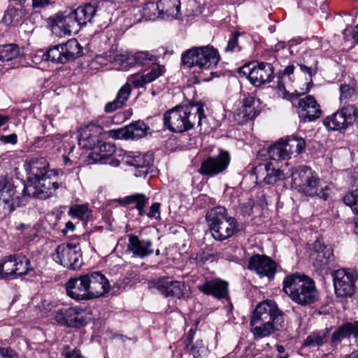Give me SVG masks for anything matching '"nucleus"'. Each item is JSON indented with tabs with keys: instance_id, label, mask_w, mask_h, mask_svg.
<instances>
[{
	"instance_id": "2f4dec72",
	"label": "nucleus",
	"mask_w": 358,
	"mask_h": 358,
	"mask_svg": "<svg viewBox=\"0 0 358 358\" xmlns=\"http://www.w3.org/2000/svg\"><path fill=\"white\" fill-rule=\"evenodd\" d=\"M117 201L121 206L135 204L138 215L143 216L145 215V206L148 204L149 198L144 194L136 193L119 199Z\"/></svg>"
},
{
	"instance_id": "5fc2aeb1",
	"label": "nucleus",
	"mask_w": 358,
	"mask_h": 358,
	"mask_svg": "<svg viewBox=\"0 0 358 358\" xmlns=\"http://www.w3.org/2000/svg\"><path fill=\"white\" fill-rule=\"evenodd\" d=\"M62 355L65 358H85L77 348H71L69 345H66L62 352Z\"/></svg>"
},
{
	"instance_id": "f257e3e1",
	"label": "nucleus",
	"mask_w": 358,
	"mask_h": 358,
	"mask_svg": "<svg viewBox=\"0 0 358 358\" xmlns=\"http://www.w3.org/2000/svg\"><path fill=\"white\" fill-rule=\"evenodd\" d=\"M58 187L57 182L52 181L50 176L14 185L0 174V200L8 213L25 206L30 198L48 199Z\"/></svg>"
},
{
	"instance_id": "5701e85b",
	"label": "nucleus",
	"mask_w": 358,
	"mask_h": 358,
	"mask_svg": "<svg viewBox=\"0 0 358 358\" xmlns=\"http://www.w3.org/2000/svg\"><path fill=\"white\" fill-rule=\"evenodd\" d=\"M101 128L94 124H88L79 131L78 145L84 149L94 150L100 143L99 135Z\"/></svg>"
},
{
	"instance_id": "09e8293b",
	"label": "nucleus",
	"mask_w": 358,
	"mask_h": 358,
	"mask_svg": "<svg viewBox=\"0 0 358 358\" xmlns=\"http://www.w3.org/2000/svg\"><path fill=\"white\" fill-rule=\"evenodd\" d=\"M259 114V111L256 108H242L235 114V117L238 124H243L248 120L255 119Z\"/></svg>"
},
{
	"instance_id": "774afa93",
	"label": "nucleus",
	"mask_w": 358,
	"mask_h": 358,
	"mask_svg": "<svg viewBox=\"0 0 358 358\" xmlns=\"http://www.w3.org/2000/svg\"><path fill=\"white\" fill-rule=\"evenodd\" d=\"M108 163L110 165H111V166H113L114 167H117V166H118L120 164V160H118L117 159H114V158L110 159V158H108Z\"/></svg>"
},
{
	"instance_id": "423d86ee",
	"label": "nucleus",
	"mask_w": 358,
	"mask_h": 358,
	"mask_svg": "<svg viewBox=\"0 0 358 358\" xmlns=\"http://www.w3.org/2000/svg\"><path fill=\"white\" fill-rule=\"evenodd\" d=\"M220 60L217 50L209 46L194 47L182 55V64L189 68L210 69L215 66Z\"/></svg>"
},
{
	"instance_id": "a19ab883",
	"label": "nucleus",
	"mask_w": 358,
	"mask_h": 358,
	"mask_svg": "<svg viewBox=\"0 0 358 358\" xmlns=\"http://www.w3.org/2000/svg\"><path fill=\"white\" fill-rule=\"evenodd\" d=\"M42 58L45 61L65 64L66 59L64 57L62 44L56 45L50 48L45 53H43Z\"/></svg>"
},
{
	"instance_id": "a18cd8bd",
	"label": "nucleus",
	"mask_w": 358,
	"mask_h": 358,
	"mask_svg": "<svg viewBox=\"0 0 358 358\" xmlns=\"http://www.w3.org/2000/svg\"><path fill=\"white\" fill-rule=\"evenodd\" d=\"M142 17L146 20H155L161 17L159 1L157 2L148 1L145 3L142 8Z\"/></svg>"
},
{
	"instance_id": "ea45409f",
	"label": "nucleus",
	"mask_w": 358,
	"mask_h": 358,
	"mask_svg": "<svg viewBox=\"0 0 358 358\" xmlns=\"http://www.w3.org/2000/svg\"><path fill=\"white\" fill-rule=\"evenodd\" d=\"M357 91L354 83L341 85L339 97L341 103L355 101L357 100Z\"/></svg>"
},
{
	"instance_id": "39448f33",
	"label": "nucleus",
	"mask_w": 358,
	"mask_h": 358,
	"mask_svg": "<svg viewBox=\"0 0 358 358\" xmlns=\"http://www.w3.org/2000/svg\"><path fill=\"white\" fill-rule=\"evenodd\" d=\"M283 290L299 304L306 305L313 301V281L304 274L296 273L286 276Z\"/></svg>"
},
{
	"instance_id": "c756f323",
	"label": "nucleus",
	"mask_w": 358,
	"mask_h": 358,
	"mask_svg": "<svg viewBox=\"0 0 358 358\" xmlns=\"http://www.w3.org/2000/svg\"><path fill=\"white\" fill-rule=\"evenodd\" d=\"M297 174L298 178H294L295 183L299 185L300 190L306 196H312L313 194L312 186L313 172L311 168L306 166H301L299 167Z\"/></svg>"
},
{
	"instance_id": "69168bd1",
	"label": "nucleus",
	"mask_w": 358,
	"mask_h": 358,
	"mask_svg": "<svg viewBox=\"0 0 358 358\" xmlns=\"http://www.w3.org/2000/svg\"><path fill=\"white\" fill-rule=\"evenodd\" d=\"M1 140L6 143H15L17 142V136L15 134H10L8 136H1Z\"/></svg>"
},
{
	"instance_id": "37998d69",
	"label": "nucleus",
	"mask_w": 358,
	"mask_h": 358,
	"mask_svg": "<svg viewBox=\"0 0 358 358\" xmlns=\"http://www.w3.org/2000/svg\"><path fill=\"white\" fill-rule=\"evenodd\" d=\"M14 256L10 255L0 262V280L11 277L15 278Z\"/></svg>"
},
{
	"instance_id": "412c9836",
	"label": "nucleus",
	"mask_w": 358,
	"mask_h": 358,
	"mask_svg": "<svg viewBox=\"0 0 358 358\" xmlns=\"http://www.w3.org/2000/svg\"><path fill=\"white\" fill-rule=\"evenodd\" d=\"M24 169L28 175L27 182L52 175L48 162L43 157L31 158L27 161Z\"/></svg>"
},
{
	"instance_id": "20e7f679",
	"label": "nucleus",
	"mask_w": 358,
	"mask_h": 358,
	"mask_svg": "<svg viewBox=\"0 0 358 358\" xmlns=\"http://www.w3.org/2000/svg\"><path fill=\"white\" fill-rule=\"evenodd\" d=\"M206 218L215 240H226L239 231L236 220L228 216L224 207L216 206L211 208L207 212Z\"/></svg>"
},
{
	"instance_id": "338daca9",
	"label": "nucleus",
	"mask_w": 358,
	"mask_h": 358,
	"mask_svg": "<svg viewBox=\"0 0 358 358\" xmlns=\"http://www.w3.org/2000/svg\"><path fill=\"white\" fill-rule=\"evenodd\" d=\"M352 335L354 336L355 337V342L357 343V345H358V321H355L354 322H352Z\"/></svg>"
},
{
	"instance_id": "e2e57ef3",
	"label": "nucleus",
	"mask_w": 358,
	"mask_h": 358,
	"mask_svg": "<svg viewBox=\"0 0 358 358\" xmlns=\"http://www.w3.org/2000/svg\"><path fill=\"white\" fill-rule=\"evenodd\" d=\"M256 101L252 96H248L243 99V103L242 107L245 108H256L255 107Z\"/></svg>"
},
{
	"instance_id": "0e129e2a",
	"label": "nucleus",
	"mask_w": 358,
	"mask_h": 358,
	"mask_svg": "<svg viewBox=\"0 0 358 358\" xmlns=\"http://www.w3.org/2000/svg\"><path fill=\"white\" fill-rule=\"evenodd\" d=\"M75 229V224L72 222L69 221L66 223L65 227L62 229V233L64 236H66L69 231H73Z\"/></svg>"
},
{
	"instance_id": "7ed1b4c3",
	"label": "nucleus",
	"mask_w": 358,
	"mask_h": 358,
	"mask_svg": "<svg viewBox=\"0 0 358 358\" xmlns=\"http://www.w3.org/2000/svg\"><path fill=\"white\" fill-rule=\"evenodd\" d=\"M203 105L201 103L178 106L164 115V124L175 133H182L192 129L196 124L202 129L206 122Z\"/></svg>"
},
{
	"instance_id": "72a5a7b5",
	"label": "nucleus",
	"mask_w": 358,
	"mask_h": 358,
	"mask_svg": "<svg viewBox=\"0 0 358 358\" xmlns=\"http://www.w3.org/2000/svg\"><path fill=\"white\" fill-rule=\"evenodd\" d=\"M295 66L294 64L287 66L284 69L280 70L277 74V88L283 93L284 98L289 99L287 97L288 94L286 90L285 86L289 83H292L294 81V71Z\"/></svg>"
},
{
	"instance_id": "b1692460",
	"label": "nucleus",
	"mask_w": 358,
	"mask_h": 358,
	"mask_svg": "<svg viewBox=\"0 0 358 358\" xmlns=\"http://www.w3.org/2000/svg\"><path fill=\"white\" fill-rule=\"evenodd\" d=\"M257 180L265 184H273L284 178L282 171L275 169L271 162L259 164L253 169Z\"/></svg>"
},
{
	"instance_id": "2eb2a0df",
	"label": "nucleus",
	"mask_w": 358,
	"mask_h": 358,
	"mask_svg": "<svg viewBox=\"0 0 358 358\" xmlns=\"http://www.w3.org/2000/svg\"><path fill=\"white\" fill-rule=\"evenodd\" d=\"M334 262L333 249L321 241H315V270L320 274H327Z\"/></svg>"
},
{
	"instance_id": "a211bd4d",
	"label": "nucleus",
	"mask_w": 358,
	"mask_h": 358,
	"mask_svg": "<svg viewBox=\"0 0 358 358\" xmlns=\"http://www.w3.org/2000/svg\"><path fill=\"white\" fill-rule=\"evenodd\" d=\"M82 24L78 20L75 10L66 14L58 15L52 20V29L56 31L60 29L59 35H70L72 33H77Z\"/></svg>"
},
{
	"instance_id": "8fccbe9b",
	"label": "nucleus",
	"mask_w": 358,
	"mask_h": 358,
	"mask_svg": "<svg viewBox=\"0 0 358 358\" xmlns=\"http://www.w3.org/2000/svg\"><path fill=\"white\" fill-rule=\"evenodd\" d=\"M69 214L72 217H77L81 220H87L91 215V211L87 204H76L70 208Z\"/></svg>"
},
{
	"instance_id": "49530a36",
	"label": "nucleus",
	"mask_w": 358,
	"mask_h": 358,
	"mask_svg": "<svg viewBox=\"0 0 358 358\" xmlns=\"http://www.w3.org/2000/svg\"><path fill=\"white\" fill-rule=\"evenodd\" d=\"M115 152L114 144L109 142H102L96 145L93 153L97 155L100 159H106L110 158Z\"/></svg>"
},
{
	"instance_id": "f8f14e48",
	"label": "nucleus",
	"mask_w": 358,
	"mask_h": 358,
	"mask_svg": "<svg viewBox=\"0 0 358 358\" xmlns=\"http://www.w3.org/2000/svg\"><path fill=\"white\" fill-rule=\"evenodd\" d=\"M150 285L166 297L172 296L182 299L189 296V289L184 282L171 280L168 277L154 280Z\"/></svg>"
},
{
	"instance_id": "c9c22d12",
	"label": "nucleus",
	"mask_w": 358,
	"mask_h": 358,
	"mask_svg": "<svg viewBox=\"0 0 358 358\" xmlns=\"http://www.w3.org/2000/svg\"><path fill=\"white\" fill-rule=\"evenodd\" d=\"M25 15L26 11L22 6L20 8L9 6L3 17V22L6 26H17L22 23Z\"/></svg>"
},
{
	"instance_id": "603ef678",
	"label": "nucleus",
	"mask_w": 358,
	"mask_h": 358,
	"mask_svg": "<svg viewBox=\"0 0 358 358\" xmlns=\"http://www.w3.org/2000/svg\"><path fill=\"white\" fill-rule=\"evenodd\" d=\"M240 36L239 32H235L231 34V37L229 38L228 41L227 45L224 48V51L226 52H233L236 51V50L238 51L241 50V48L238 45V39Z\"/></svg>"
},
{
	"instance_id": "bf43d9fd",
	"label": "nucleus",
	"mask_w": 358,
	"mask_h": 358,
	"mask_svg": "<svg viewBox=\"0 0 358 358\" xmlns=\"http://www.w3.org/2000/svg\"><path fill=\"white\" fill-rule=\"evenodd\" d=\"M313 344V338L311 335L308 336L307 338L305 340L303 345L299 349V354L301 355H305L306 353V350L308 347H310Z\"/></svg>"
},
{
	"instance_id": "c85d7f7f",
	"label": "nucleus",
	"mask_w": 358,
	"mask_h": 358,
	"mask_svg": "<svg viewBox=\"0 0 358 358\" xmlns=\"http://www.w3.org/2000/svg\"><path fill=\"white\" fill-rule=\"evenodd\" d=\"M108 1H102L99 2H90L80 6L75 9L76 14L78 17V20L82 25L87 24V22H92L95 17L98 10L101 7H103L105 3H108Z\"/></svg>"
},
{
	"instance_id": "c03bdc74",
	"label": "nucleus",
	"mask_w": 358,
	"mask_h": 358,
	"mask_svg": "<svg viewBox=\"0 0 358 358\" xmlns=\"http://www.w3.org/2000/svg\"><path fill=\"white\" fill-rule=\"evenodd\" d=\"M20 50L15 44H7L0 46V60L11 61L20 56Z\"/></svg>"
},
{
	"instance_id": "393cba45",
	"label": "nucleus",
	"mask_w": 358,
	"mask_h": 358,
	"mask_svg": "<svg viewBox=\"0 0 358 358\" xmlns=\"http://www.w3.org/2000/svg\"><path fill=\"white\" fill-rule=\"evenodd\" d=\"M165 71L164 66L155 65L147 73H137L129 76L128 82L136 88H141L162 76Z\"/></svg>"
},
{
	"instance_id": "de8ad7c7",
	"label": "nucleus",
	"mask_w": 358,
	"mask_h": 358,
	"mask_svg": "<svg viewBox=\"0 0 358 358\" xmlns=\"http://www.w3.org/2000/svg\"><path fill=\"white\" fill-rule=\"evenodd\" d=\"M299 66L300 68V70L301 72L305 73L308 76V78H306V83L304 84V87H301V92H298L296 90L294 93L292 94H289V96H300L301 95H303L307 92H308L312 86H313V79H312V69L310 67H308L304 64H299Z\"/></svg>"
},
{
	"instance_id": "e433bc0d",
	"label": "nucleus",
	"mask_w": 358,
	"mask_h": 358,
	"mask_svg": "<svg viewBox=\"0 0 358 358\" xmlns=\"http://www.w3.org/2000/svg\"><path fill=\"white\" fill-rule=\"evenodd\" d=\"M161 17L165 15L172 18H177L180 11V0H159Z\"/></svg>"
},
{
	"instance_id": "4468645a",
	"label": "nucleus",
	"mask_w": 358,
	"mask_h": 358,
	"mask_svg": "<svg viewBox=\"0 0 358 358\" xmlns=\"http://www.w3.org/2000/svg\"><path fill=\"white\" fill-rule=\"evenodd\" d=\"M248 268L255 272L260 278L266 277L273 280L276 273V263L269 257L264 255H255L248 261Z\"/></svg>"
},
{
	"instance_id": "6e6d98bb",
	"label": "nucleus",
	"mask_w": 358,
	"mask_h": 358,
	"mask_svg": "<svg viewBox=\"0 0 358 358\" xmlns=\"http://www.w3.org/2000/svg\"><path fill=\"white\" fill-rule=\"evenodd\" d=\"M160 206L161 204L158 202H155L152 204L150 207L149 211L148 213H145L147 216L150 218L159 219L160 217Z\"/></svg>"
},
{
	"instance_id": "58836bf2",
	"label": "nucleus",
	"mask_w": 358,
	"mask_h": 358,
	"mask_svg": "<svg viewBox=\"0 0 358 358\" xmlns=\"http://www.w3.org/2000/svg\"><path fill=\"white\" fill-rule=\"evenodd\" d=\"M352 328V322H347L336 329L331 338V348L336 347L343 339L351 336Z\"/></svg>"
},
{
	"instance_id": "4be33fe9",
	"label": "nucleus",
	"mask_w": 358,
	"mask_h": 358,
	"mask_svg": "<svg viewBox=\"0 0 358 358\" xmlns=\"http://www.w3.org/2000/svg\"><path fill=\"white\" fill-rule=\"evenodd\" d=\"M67 295L76 301L90 300L86 275L70 278L65 285Z\"/></svg>"
},
{
	"instance_id": "f704fd0d",
	"label": "nucleus",
	"mask_w": 358,
	"mask_h": 358,
	"mask_svg": "<svg viewBox=\"0 0 358 358\" xmlns=\"http://www.w3.org/2000/svg\"><path fill=\"white\" fill-rule=\"evenodd\" d=\"M63 55L65 64L76 59L82 54L83 48L76 38L69 40L66 43H62Z\"/></svg>"
},
{
	"instance_id": "aec40b11",
	"label": "nucleus",
	"mask_w": 358,
	"mask_h": 358,
	"mask_svg": "<svg viewBox=\"0 0 358 358\" xmlns=\"http://www.w3.org/2000/svg\"><path fill=\"white\" fill-rule=\"evenodd\" d=\"M122 161V163L136 169L134 173L136 177H145L152 164V157L150 155L133 153L123 156Z\"/></svg>"
},
{
	"instance_id": "1a4fd4ad",
	"label": "nucleus",
	"mask_w": 358,
	"mask_h": 358,
	"mask_svg": "<svg viewBox=\"0 0 358 358\" xmlns=\"http://www.w3.org/2000/svg\"><path fill=\"white\" fill-rule=\"evenodd\" d=\"M242 71L248 75L250 83L256 87L268 83L274 78L273 67L266 62L250 63L243 66Z\"/></svg>"
},
{
	"instance_id": "4c0bfd02",
	"label": "nucleus",
	"mask_w": 358,
	"mask_h": 358,
	"mask_svg": "<svg viewBox=\"0 0 358 358\" xmlns=\"http://www.w3.org/2000/svg\"><path fill=\"white\" fill-rule=\"evenodd\" d=\"M15 278L27 275L33 271L29 258L21 254H14Z\"/></svg>"
},
{
	"instance_id": "dca6fc26",
	"label": "nucleus",
	"mask_w": 358,
	"mask_h": 358,
	"mask_svg": "<svg viewBox=\"0 0 358 358\" xmlns=\"http://www.w3.org/2000/svg\"><path fill=\"white\" fill-rule=\"evenodd\" d=\"M55 319L59 324L68 327L78 328L87 323L84 311L78 307L62 308L57 310Z\"/></svg>"
},
{
	"instance_id": "3c124183",
	"label": "nucleus",
	"mask_w": 358,
	"mask_h": 358,
	"mask_svg": "<svg viewBox=\"0 0 358 358\" xmlns=\"http://www.w3.org/2000/svg\"><path fill=\"white\" fill-rule=\"evenodd\" d=\"M343 202L350 207L354 213H358V189L345 194L343 197Z\"/></svg>"
},
{
	"instance_id": "0eeeda50",
	"label": "nucleus",
	"mask_w": 358,
	"mask_h": 358,
	"mask_svg": "<svg viewBox=\"0 0 358 358\" xmlns=\"http://www.w3.org/2000/svg\"><path fill=\"white\" fill-rule=\"evenodd\" d=\"M306 142L303 138L287 136L271 145L268 149L269 157L272 160H287L292 156L299 155L305 148Z\"/></svg>"
},
{
	"instance_id": "bb28decb",
	"label": "nucleus",
	"mask_w": 358,
	"mask_h": 358,
	"mask_svg": "<svg viewBox=\"0 0 358 358\" xmlns=\"http://www.w3.org/2000/svg\"><path fill=\"white\" fill-rule=\"evenodd\" d=\"M157 61V57L148 51H139L135 53H128L122 55V64L125 66H133L135 65L142 66H149L156 64Z\"/></svg>"
},
{
	"instance_id": "6e6552de",
	"label": "nucleus",
	"mask_w": 358,
	"mask_h": 358,
	"mask_svg": "<svg viewBox=\"0 0 358 358\" xmlns=\"http://www.w3.org/2000/svg\"><path fill=\"white\" fill-rule=\"evenodd\" d=\"M53 259L69 269H78L83 264L80 247L78 244L62 243L57 247Z\"/></svg>"
},
{
	"instance_id": "4d7b16f0",
	"label": "nucleus",
	"mask_w": 358,
	"mask_h": 358,
	"mask_svg": "<svg viewBox=\"0 0 358 358\" xmlns=\"http://www.w3.org/2000/svg\"><path fill=\"white\" fill-rule=\"evenodd\" d=\"M0 358H19L18 354L8 347L0 348Z\"/></svg>"
},
{
	"instance_id": "f3484780",
	"label": "nucleus",
	"mask_w": 358,
	"mask_h": 358,
	"mask_svg": "<svg viewBox=\"0 0 358 358\" xmlns=\"http://www.w3.org/2000/svg\"><path fill=\"white\" fill-rule=\"evenodd\" d=\"M85 275L90 299L103 296L109 292L110 285L108 280L103 273L99 271H93Z\"/></svg>"
},
{
	"instance_id": "864d4df0",
	"label": "nucleus",
	"mask_w": 358,
	"mask_h": 358,
	"mask_svg": "<svg viewBox=\"0 0 358 358\" xmlns=\"http://www.w3.org/2000/svg\"><path fill=\"white\" fill-rule=\"evenodd\" d=\"M189 351L194 358H203L206 349L202 341H197L195 345L190 347Z\"/></svg>"
},
{
	"instance_id": "13d9d810",
	"label": "nucleus",
	"mask_w": 358,
	"mask_h": 358,
	"mask_svg": "<svg viewBox=\"0 0 358 358\" xmlns=\"http://www.w3.org/2000/svg\"><path fill=\"white\" fill-rule=\"evenodd\" d=\"M57 0H32L34 8H44L55 3Z\"/></svg>"
},
{
	"instance_id": "680f3d73",
	"label": "nucleus",
	"mask_w": 358,
	"mask_h": 358,
	"mask_svg": "<svg viewBox=\"0 0 358 358\" xmlns=\"http://www.w3.org/2000/svg\"><path fill=\"white\" fill-rule=\"evenodd\" d=\"M329 334V331L326 329L325 331L320 332L317 337L315 338V345H322L327 341V334Z\"/></svg>"
},
{
	"instance_id": "ddd939ff",
	"label": "nucleus",
	"mask_w": 358,
	"mask_h": 358,
	"mask_svg": "<svg viewBox=\"0 0 358 358\" xmlns=\"http://www.w3.org/2000/svg\"><path fill=\"white\" fill-rule=\"evenodd\" d=\"M230 157L227 152L221 150L215 157H208L201 162L199 172L202 176L213 177L223 173L228 167Z\"/></svg>"
},
{
	"instance_id": "473e14b6",
	"label": "nucleus",
	"mask_w": 358,
	"mask_h": 358,
	"mask_svg": "<svg viewBox=\"0 0 358 358\" xmlns=\"http://www.w3.org/2000/svg\"><path fill=\"white\" fill-rule=\"evenodd\" d=\"M297 113L299 118L304 122L313 120V96L307 95L298 101Z\"/></svg>"
},
{
	"instance_id": "9d476101",
	"label": "nucleus",
	"mask_w": 358,
	"mask_h": 358,
	"mask_svg": "<svg viewBox=\"0 0 358 358\" xmlns=\"http://www.w3.org/2000/svg\"><path fill=\"white\" fill-rule=\"evenodd\" d=\"M332 277L337 297H349L355 293L357 275L353 271L338 269L332 273Z\"/></svg>"
},
{
	"instance_id": "6ab92c4d",
	"label": "nucleus",
	"mask_w": 358,
	"mask_h": 358,
	"mask_svg": "<svg viewBox=\"0 0 358 358\" xmlns=\"http://www.w3.org/2000/svg\"><path fill=\"white\" fill-rule=\"evenodd\" d=\"M149 127L141 120L131 123L130 124L110 131L111 136L118 139H138L145 136Z\"/></svg>"
},
{
	"instance_id": "052dcab7",
	"label": "nucleus",
	"mask_w": 358,
	"mask_h": 358,
	"mask_svg": "<svg viewBox=\"0 0 358 358\" xmlns=\"http://www.w3.org/2000/svg\"><path fill=\"white\" fill-rule=\"evenodd\" d=\"M314 182H315V191L317 196H318L321 199H323L324 200H326L327 199V197L329 196V193L327 192V191H328L327 187L325 186L324 191L323 189V187H321V192L319 193L318 192V190H319L318 185H317V179L315 178Z\"/></svg>"
},
{
	"instance_id": "79ce46f5",
	"label": "nucleus",
	"mask_w": 358,
	"mask_h": 358,
	"mask_svg": "<svg viewBox=\"0 0 358 358\" xmlns=\"http://www.w3.org/2000/svg\"><path fill=\"white\" fill-rule=\"evenodd\" d=\"M223 257L224 256L221 252L215 251L212 248H207L196 254L195 261L196 264L201 265L207 262H213Z\"/></svg>"
},
{
	"instance_id": "a878e982",
	"label": "nucleus",
	"mask_w": 358,
	"mask_h": 358,
	"mask_svg": "<svg viewBox=\"0 0 358 358\" xmlns=\"http://www.w3.org/2000/svg\"><path fill=\"white\" fill-rule=\"evenodd\" d=\"M201 292L212 295L217 299H226L229 296L228 283L220 279H214L206 281L198 286Z\"/></svg>"
},
{
	"instance_id": "cd10ccee",
	"label": "nucleus",
	"mask_w": 358,
	"mask_h": 358,
	"mask_svg": "<svg viewBox=\"0 0 358 358\" xmlns=\"http://www.w3.org/2000/svg\"><path fill=\"white\" fill-rule=\"evenodd\" d=\"M152 246V242L150 240H141L136 235H129L128 250L131 252L134 256L144 258L151 255L154 252Z\"/></svg>"
},
{
	"instance_id": "7c9ffc66",
	"label": "nucleus",
	"mask_w": 358,
	"mask_h": 358,
	"mask_svg": "<svg viewBox=\"0 0 358 358\" xmlns=\"http://www.w3.org/2000/svg\"><path fill=\"white\" fill-rule=\"evenodd\" d=\"M131 85L130 82L127 81L119 90L115 99L113 101L106 103L105 106V111L106 113H112L125 105L131 92Z\"/></svg>"
},
{
	"instance_id": "9b49d317",
	"label": "nucleus",
	"mask_w": 358,
	"mask_h": 358,
	"mask_svg": "<svg viewBox=\"0 0 358 358\" xmlns=\"http://www.w3.org/2000/svg\"><path fill=\"white\" fill-rule=\"evenodd\" d=\"M357 117L358 110L353 105H348L326 117L323 120V124L328 129L341 130L352 124Z\"/></svg>"
},
{
	"instance_id": "f03ea898",
	"label": "nucleus",
	"mask_w": 358,
	"mask_h": 358,
	"mask_svg": "<svg viewBox=\"0 0 358 358\" xmlns=\"http://www.w3.org/2000/svg\"><path fill=\"white\" fill-rule=\"evenodd\" d=\"M283 315L276 303L266 300L259 303L250 319V330L257 338L268 337L282 328Z\"/></svg>"
}]
</instances>
